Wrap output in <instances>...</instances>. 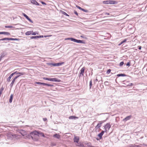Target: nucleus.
Instances as JSON below:
<instances>
[{"instance_id":"473e14b6","label":"nucleus","mask_w":147,"mask_h":147,"mask_svg":"<svg viewBox=\"0 0 147 147\" xmlns=\"http://www.w3.org/2000/svg\"><path fill=\"white\" fill-rule=\"evenodd\" d=\"M5 28H14L12 26H5Z\"/></svg>"},{"instance_id":"39448f33","label":"nucleus","mask_w":147,"mask_h":147,"mask_svg":"<svg viewBox=\"0 0 147 147\" xmlns=\"http://www.w3.org/2000/svg\"><path fill=\"white\" fill-rule=\"evenodd\" d=\"M105 120H104L102 121H100L99 122L97 125L95 127V129H98V128H99L101 126L102 124L105 122Z\"/></svg>"},{"instance_id":"79ce46f5","label":"nucleus","mask_w":147,"mask_h":147,"mask_svg":"<svg viewBox=\"0 0 147 147\" xmlns=\"http://www.w3.org/2000/svg\"><path fill=\"white\" fill-rule=\"evenodd\" d=\"M78 146L82 147H85V146H84L83 144H78Z\"/></svg>"},{"instance_id":"49530a36","label":"nucleus","mask_w":147,"mask_h":147,"mask_svg":"<svg viewBox=\"0 0 147 147\" xmlns=\"http://www.w3.org/2000/svg\"><path fill=\"white\" fill-rule=\"evenodd\" d=\"M133 85V84L132 83H130L129 84L127 85V86H130Z\"/></svg>"},{"instance_id":"f8f14e48","label":"nucleus","mask_w":147,"mask_h":147,"mask_svg":"<svg viewBox=\"0 0 147 147\" xmlns=\"http://www.w3.org/2000/svg\"><path fill=\"white\" fill-rule=\"evenodd\" d=\"M7 55V53L6 52H3L1 54L0 57V61L1 60L2 58L6 56Z\"/></svg>"},{"instance_id":"37998d69","label":"nucleus","mask_w":147,"mask_h":147,"mask_svg":"<svg viewBox=\"0 0 147 147\" xmlns=\"http://www.w3.org/2000/svg\"><path fill=\"white\" fill-rule=\"evenodd\" d=\"M42 82H35V84H37L39 85H42Z\"/></svg>"},{"instance_id":"aec40b11","label":"nucleus","mask_w":147,"mask_h":147,"mask_svg":"<svg viewBox=\"0 0 147 147\" xmlns=\"http://www.w3.org/2000/svg\"><path fill=\"white\" fill-rule=\"evenodd\" d=\"M117 77H121V76H123V77L126 76H127V75L124 74H117Z\"/></svg>"},{"instance_id":"e433bc0d","label":"nucleus","mask_w":147,"mask_h":147,"mask_svg":"<svg viewBox=\"0 0 147 147\" xmlns=\"http://www.w3.org/2000/svg\"><path fill=\"white\" fill-rule=\"evenodd\" d=\"M104 84L105 86H108L109 85V83L108 81H106L104 82Z\"/></svg>"},{"instance_id":"6ab92c4d","label":"nucleus","mask_w":147,"mask_h":147,"mask_svg":"<svg viewBox=\"0 0 147 147\" xmlns=\"http://www.w3.org/2000/svg\"><path fill=\"white\" fill-rule=\"evenodd\" d=\"M117 3L116 1L109 0V4H115Z\"/></svg>"},{"instance_id":"f257e3e1","label":"nucleus","mask_w":147,"mask_h":147,"mask_svg":"<svg viewBox=\"0 0 147 147\" xmlns=\"http://www.w3.org/2000/svg\"><path fill=\"white\" fill-rule=\"evenodd\" d=\"M30 135L32 138L34 137H35L36 136H42L43 137H45V136L43 133L39 131H31L30 133Z\"/></svg>"},{"instance_id":"ea45409f","label":"nucleus","mask_w":147,"mask_h":147,"mask_svg":"<svg viewBox=\"0 0 147 147\" xmlns=\"http://www.w3.org/2000/svg\"><path fill=\"white\" fill-rule=\"evenodd\" d=\"M11 76L10 75L8 77V78H7V81L8 82H9L10 80V79L11 78Z\"/></svg>"},{"instance_id":"bb28decb","label":"nucleus","mask_w":147,"mask_h":147,"mask_svg":"<svg viewBox=\"0 0 147 147\" xmlns=\"http://www.w3.org/2000/svg\"><path fill=\"white\" fill-rule=\"evenodd\" d=\"M30 39H36V38H38V36H32L30 37Z\"/></svg>"},{"instance_id":"2f4dec72","label":"nucleus","mask_w":147,"mask_h":147,"mask_svg":"<svg viewBox=\"0 0 147 147\" xmlns=\"http://www.w3.org/2000/svg\"><path fill=\"white\" fill-rule=\"evenodd\" d=\"M3 34H5L7 35H9L10 34L8 32H3Z\"/></svg>"},{"instance_id":"3c124183","label":"nucleus","mask_w":147,"mask_h":147,"mask_svg":"<svg viewBox=\"0 0 147 147\" xmlns=\"http://www.w3.org/2000/svg\"><path fill=\"white\" fill-rule=\"evenodd\" d=\"M44 37V36L43 35H39L38 36V38H43Z\"/></svg>"},{"instance_id":"ddd939ff","label":"nucleus","mask_w":147,"mask_h":147,"mask_svg":"<svg viewBox=\"0 0 147 147\" xmlns=\"http://www.w3.org/2000/svg\"><path fill=\"white\" fill-rule=\"evenodd\" d=\"M23 16L29 21H30L31 23H33V22L32 20L29 17L25 14L24 13H23L22 14Z\"/></svg>"},{"instance_id":"8fccbe9b","label":"nucleus","mask_w":147,"mask_h":147,"mask_svg":"<svg viewBox=\"0 0 147 147\" xmlns=\"http://www.w3.org/2000/svg\"><path fill=\"white\" fill-rule=\"evenodd\" d=\"M74 13L76 14L77 16H78V13L77 12L75 11V10H74Z\"/></svg>"},{"instance_id":"7c9ffc66","label":"nucleus","mask_w":147,"mask_h":147,"mask_svg":"<svg viewBox=\"0 0 147 147\" xmlns=\"http://www.w3.org/2000/svg\"><path fill=\"white\" fill-rule=\"evenodd\" d=\"M61 12H62V13L63 14L65 15L66 16H69L67 13L65 12L64 11H62Z\"/></svg>"},{"instance_id":"bf43d9fd","label":"nucleus","mask_w":147,"mask_h":147,"mask_svg":"<svg viewBox=\"0 0 147 147\" xmlns=\"http://www.w3.org/2000/svg\"><path fill=\"white\" fill-rule=\"evenodd\" d=\"M43 119L44 121H46L47 120V119L46 118H43Z\"/></svg>"},{"instance_id":"c9c22d12","label":"nucleus","mask_w":147,"mask_h":147,"mask_svg":"<svg viewBox=\"0 0 147 147\" xmlns=\"http://www.w3.org/2000/svg\"><path fill=\"white\" fill-rule=\"evenodd\" d=\"M36 1L35 0H31V3L35 4Z\"/></svg>"},{"instance_id":"7ed1b4c3","label":"nucleus","mask_w":147,"mask_h":147,"mask_svg":"<svg viewBox=\"0 0 147 147\" xmlns=\"http://www.w3.org/2000/svg\"><path fill=\"white\" fill-rule=\"evenodd\" d=\"M63 62H61L60 63H47V64L50 66L51 67H52V66H54V67H58L60 66H61L62 64H63L64 63Z\"/></svg>"},{"instance_id":"5701e85b","label":"nucleus","mask_w":147,"mask_h":147,"mask_svg":"<svg viewBox=\"0 0 147 147\" xmlns=\"http://www.w3.org/2000/svg\"><path fill=\"white\" fill-rule=\"evenodd\" d=\"M9 38H3L0 39V41L3 40H9Z\"/></svg>"},{"instance_id":"680f3d73","label":"nucleus","mask_w":147,"mask_h":147,"mask_svg":"<svg viewBox=\"0 0 147 147\" xmlns=\"http://www.w3.org/2000/svg\"><path fill=\"white\" fill-rule=\"evenodd\" d=\"M3 34V32H0V34Z\"/></svg>"},{"instance_id":"9b49d317","label":"nucleus","mask_w":147,"mask_h":147,"mask_svg":"<svg viewBox=\"0 0 147 147\" xmlns=\"http://www.w3.org/2000/svg\"><path fill=\"white\" fill-rule=\"evenodd\" d=\"M14 74H15L17 75H20V76H23L26 74V73L24 72H19L17 71H14Z\"/></svg>"},{"instance_id":"0eeeda50","label":"nucleus","mask_w":147,"mask_h":147,"mask_svg":"<svg viewBox=\"0 0 147 147\" xmlns=\"http://www.w3.org/2000/svg\"><path fill=\"white\" fill-rule=\"evenodd\" d=\"M105 132V131H104L103 130H102L100 133H99L98 135V136L99 137V138H96V139L97 140H100L102 139V137L104 134Z\"/></svg>"},{"instance_id":"864d4df0","label":"nucleus","mask_w":147,"mask_h":147,"mask_svg":"<svg viewBox=\"0 0 147 147\" xmlns=\"http://www.w3.org/2000/svg\"><path fill=\"white\" fill-rule=\"evenodd\" d=\"M35 5H37L38 6V5H39L40 4L39 3H38L37 1H36V2L35 4Z\"/></svg>"},{"instance_id":"58836bf2","label":"nucleus","mask_w":147,"mask_h":147,"mask_svg":"<svg viewBox=\"0 0 147 147\" xmlns=\"http://www.w3.org/2000/svg\"><path fill=\"white\" fill-rule=\"evenodd\" d=\"M4 88L2 86L1 87V89H0V93H2V92L3 91V90H4Z\"/></svg>"},{"instance_id":"a19ab883","label":"nucleus","mask_w":147,"mask_h":147,"mask_svg":"<svg viewBox=\"0 0 147 147\" xmlns=\"http://www.w3.org/2000/svg\"><path fill=\"white\" fill-rule=\"evenodd\" d=\"M81 10L83 11L84 12H86V13L88 11V10L85 9H83V8H82Z\"/></svg>"},{"instance_id":"4468645a","label":"nucleus","mask_w":147,"mask_h":147,"mask_svg":"<svg viewBox=\"0 0 147 147\" xmlns=\"http://www.w3.org/2000/svg\"><path fill=\"white\" fill-rule=\"evenodd\" d=\"M73 140L74 142L78 143L79 141V137L78 136H75Z\"/></svg>"},{"instance_id":"c756f323","label":"nucleus","mask_w":147,"mask_h":147,"mask_svg":"<svg viewBox=\"0 0 147 147\" xmlns=\"http://www.w3.org/2000/svg\"><path fill=\"white\" fill-rule=\"evenodd\" d=\"M109 1H103V3L105 4H109Z\"/></svg>"},{"instance_id":"a18cd8bd","label":"nucleus","mask_w":147,"mask_h":147,"mask_svg":"<svg viewBox=\"0 0 147 147\" xmlns=\"http://www.w3.org/2000/svg\"><path fill=\"white\" fill-rule=\"evenodd\" d=\"M126 65L127 66H130V62H127L126 64Z\"/></svg>"},{"instance_id":"dca6fc26","label":"nucleus","mask_w":147,"mask_h":147,"mask_svg":"<svg viewBox=\"0 0 147 147\" xmlns=\"http://www.w3.org/2000/svg\"><path fill=\"white\" fill-rule=\"evenodd\" d=\"M42 85L45 86H50V87H53L54 86L52 84H47L44 83H42Z\"/></svg>"},{"instance_id":"f03ea898","label":"nucleus","mask_w":147,"mask_h":147,"mask_svg":"<svg viewBox=\"0 0 147 147\" xmlns=\"http://www.w3.org/2000/svg\"><path fill=\"white\" fill-rule=\"evenodd\" d=\"M43 79L45 80H48L52 82H60L61 80L56 78H48L44 77Z\"/></svg>"},{"instance_id":"b1692460","label":"nucleus","mask_w":147,"mask_h":147,"mask_svg":"<svg viewBox=\"0 0 147 147\" xmlns=\"http://www.w3.org/2000/svg\"><path fill=\"white\" fill-rule=\"evenodd\" d=\"M126 40H127V39H124L123 40L121 41V42H120V43L118 45L119 46L121 45L122 44L126 42Z\"/></svg>"},{"instance_id":"a211bd4d","label":"nucleus","mask_w":147,"mask_h":147,"mask_svg":"<svg viewBox=\"0 0 147 147\" xmlns=\"http://www.w3.org/2000/svg\"><path fill=\"white\" fill-rule=\"evenodd\" d=\"M84 143L85 144L87 145V146L85 147H94L91 145V144L90 142L88 143L87 142H84Z\"/></svg>"},{"instance_id":"f3484780","label":"nucleus","mask_w":147,"mask_h":147,"mask_svg":"<svg viewBox=\"0 0 147 147\" xmlns=\"http://www.w3.org/2000/svg\"><path fill=\"white\" fill-rule=\"evenodd\" d=\"M131 115L127 116L124 119H123V120L124 121H127L128 120H129L131 118Z\"/></svg>"},{"instance_id":"338daca9","label":"nucleus","mask_w":147,"mask_h":147,"mask_svg":"<svg viewBox=\"0 0 147 147\" xmlns=\"http://www.w3.org/2000/svg\"><path fill=\"white\" fill-rule=\"evenodd\" d=\"M146 71H147V69H146Z\"/></svg>"},{"instance_id":"72a5a7b5","label":"nucleus","mask_w":147,"mask_h":147,"mask_svg":"<svg viewBox=\"0 0 147 147\" xmlns=\"http://www.w3.org/2000/svg\"><path fill=\"white\" fill-rule=\"evenodd\" d=\"M32 35H36V34H38V33H37V32H34L33 31V30H32Z\"/></svg>"},{"instance_id":"c85d7f7f","label":"nucleus","mask_w":147,"mask_h":147,"mask_svg":"<svg viewBox=\"0 0 147 147\" xmlns=\"http://www.w3.org/2000/svg\"><path fill=\"white\" fill-rule=\"evenodd\" d=\"M92 80H91L90 81V82H89V88L90 89H91V88L92 86Z\"/></svg>"},{"instance_id":"2eb2a0df","label":"nucleus","mask_w":147,"mask_h":147,"mask_svg":"<svg viewBox=\"0 0 147 147\" xmlns=\"http://www.w3.org/2000/svg\"><path fill=\"white\" fill-rule=\"evenodd\" d=\"M78 117L75 116H69V119H78Z\"/></svg>"},{"instance_id":"0e129e2a","label":"nucleus","mask_w":147,"mask_h":147,"mask_svg":"<svg viewBox=\"0 0 147 147\" xmlns=\"http://www.w3.org/2000/svg\"><path fill=\"white\" fill-rule=\"evenodd\" d=\"M123 84L125 85V83H123Z\"/></svg>"},{"instance_id":"9d476101","label":"nucleus","mask_w":147,"mask_h":147,"mask_svg":"<svg viewBox=\"0 0 147 147\" xmlns=\"http://www.w3.org/2000/svg\"><path fill=\"white\" fill-rule=\"evenodd\" d=\"M73 42L85 44V41L83 40H78L74 38Z\"/></svg>"},{"instance_id":"4d7b16f0","label":"nucleus","mask_w":147,"mask_h":147,"mask_svg":"<svg viewBox=\"0 0 147 147\" xmlns=\"http://www.w3.org/2000/svg\"><path fill=\"white\" fill-rule=\"evenodd\" d=\"M138 49L139 50H141L142 48V47L141 46H138Z\"/></svg>"},{"instance_id":"a878e982","label":"nucleus","mask_w":147,"mask_h":147,"mask_svg":"<svg viewBox=\"0 0 147 147\" xmlns=\"http://www.w3.org/2000/svg\"><path fill=\"white\" fill-rule=\"evenodd\" d=\"M53 136L56 138H57L58 139H59L60 137L59 135L57 134H55Z\"/></svg>"},{"instance_id":"f704fd0d","label":"nucleus","mask_w":147,"mask_h":147,"mask_svg":"<svg viewBox=\"0 0 147 147\" xmlns=\"http://www.w3.org/2000/svg\"><path fill=\"white\" fill-rule=\"evenodd\" d=\"M56 145V144L55 143L52 142L51 144V146H55Z\"/></svg>"},{"instance_id":"603ef678","label":"nucleus","mask_w":147,"mask_h":147,"mask_svg":"<svg viewBox=\"0 0 147 147\" xmlns=\"http://www.w3.org/2000/svg\"><path fill=\"white\" fill-rule=\"evenodd\" d=\"M52 36L51 35H45L44 37L45 38H46L47 37H50L51 36Z\"/></svg>"},{"instance_id":"de8ad7c7","label":"nucleus","mask_w":147,"mask_h":147,"mask_svg":"<svg viewBox=\"0 0 147 147\" xmlns=\"http://www.w3.org/2000/svg\"><path fill=\"white\" fill-rule=\"evenodd\" d=\"M76 7H77L78 9H79L81 10L82 8L80 7L78 5H76Z\"/></svg>"},{"instance_id":"09e8293b","label":"nucleus","mask_w":147,"mask_h":147,"mask_svg":"<svg viewBox=\"0 0 147 147\" xmlns=\"http://www.w3.org/2000/svg\"><path fill=\"white\" fill-rule=\"evenodd\" d=\"M111 70L110 69H108L107 71V74H109L111 72Z\"/></svg>"},{"instance_id":"4c0bfd02","label":"nucleus","mask_w":147,"mask_h":147,"mask_svg":"<svg viewBox=\"0 0 147 147\" xmlns=\"http://www.w3.org/2000/svg\"><path fill=\"white\" fill-rule=\"evenodd\" d=\"M74 39V38L71 37V38H67L66 39L68 40H70L71 41H73Z\"/></svg>"},{"instance_id":"5fc2aeb1","label":"nucleus","mask_w":147,"mask_h":147,"mask_svg":"<svg viewBox=\"0 0 147 147\" xmlns=\"http://www.w3.org/2000/svg\"><path fill=\"white\" fill-rule=\"evenodd\" d=\"M41 3L43 5H46V3L43 1H41Z\"/></svg>"},{"instance_id":"13d9d810","label":"nucleus","mask_w":147,"mask_h":147,"mask_svg":"<svg viewBox=\"0 0 147 147\" xmlns=\"http://www.w3.org/2000/svg\"><path fill=\"white\" fill-rule=\"evenodd\" d=\"M15 74H14V72H13V73H12L10 75V76H11V77H12L13 75H14Z\"/></svg>"},{"instance_id":"69168bd1","label":"nucleus","mask_w":147,"mask_h":147,"mask_svg":"<svg viewBox=\"0 0 147 147\" xmlns=\"http://www.w3.org/2000/svg\"><path fill=\"white\" fill-rule=\"evenodd\" d=\"M26 134V133H25V134H25V135Z\"/></svg>"},{"instance_id":"c03bdc74","label":"nucleus","mask_w":147,"mask_h":147,"mask_svg":"<svg viewBox=\"0 0 147 147\" xmlns=\"http://www.w3.org/2000/svg\"><path fill=\"white\" fill-rule=\"evenodd\" d=\"M124 64V62L123 61L121 62L119 64V66H122Z\"/></svg>"},{"instance_id":"cd10ccee","label":"nucleus","mask_w":147,"mask_h":147,"mask_svg":"<svg viewBox=\"0 0 147 147\" xmlns=\"http://www.w3.org/2000/svg\"><path fill=\"white\" fill-rule=\"evenodd\" d=\"M141 144H140V145H134L131 146V147H142L141 146Z\"/></svg>"},{"instance_id":"6e6552de","label":"nucleus","mask_w":147,"mask_h":147,"mask_svg":"<svg viewBox=\"0 0 147 147\" xmlns=\"http://www.w3.org/2000/svg\"><path fill=\"white\" fill-rule=\"evenodd\" d=\"M8 139L10 140H12L16 137V136L15 135L12 134H8L7 136Z\"/></svg>"},{"instance_id":"e2e57ef3","label":"nucleus","mask_w":147,"mask_h":147,"mask_svg":"<svg viewBox=\"0 0 147 147\" xmlns=\"http://www.w3.org/2000/svg\"><path fill=\"white\" fill-rule=\"evenodd\" d=\"M98 81V80L97 79H96L94 81V82H96L97 81Z\"/></svg>"},{"instance_id":"6e6d98bb","label":"nucleus","mask_w":147,"mask_h":147,"mask_svg":"<svg viewBox=\"0 0 147 147\" xmlns=\"http://www.w3.org/2000/svg\"><path fill=\"white\" fill-rule=\"evenodd\" d=\"M105 15H108L110 14V13H104Z\"/></svg>"},{"instance_id":"052dcab7","label":"nucleus","mask_w":147,"mask_h":147,"mask_svg":"<svg viewBox=\"0 0 147 147\" xmlns=\"http://www.w3.org/2000/svg\"><path fill=\"white\" fill-rule=\"evenodd\" d=\"M80 37H81V38H86L84 37L83 36H82V35H81L80 36Z\"/></svg>"},{"instance_id":"4be33fe9","label":"nucleus","mask_w":147,"mask_h":147,"mask_svg":"<svg viewBox=\"0 0 147 147\" xmlns=\"http://www.w3.org/2000/svg\"><path fill=\"white\" fill-rule=\"evenodd\" d=\"M13 94H11V96H10V97L9 98V102L10 103H11V102H12V100L13 98Z\"/></svg>"},{"instance_id":"393cba45","label":"nucleus","mask_w":147,"mask_h":147,"mask_svg":"<svg viewBox=\"0 0 147 147\" xmlns=\"http://www.w3.org/2000/svg\"><path fill=\"white\" fill-rule=\"evenodd\" d=\"M19 40L18 38H9V40Z\"/></svg>"},{"instance_id":"20e7f679","label":"nucleus","mask_w":147,"mask_h":147,"mask_svg":"<svg viewBox=\"0 0 147 147\" xmlns=\"http://www.w3.org/2000/svg\"><path fill=\"white\" fill-rule=\"evenodd\" d=\"M103 127L104 129H105L104 131H105V132H106L107 130H108L110 128L111 125H110V123H107L106 125H104Z\"/></svg>"},{"instance_id":"412c9836","label":"nucleus","mask_w":147,"mask_h":147,"mask_svg":"<svg viewBox=\"0 0 147 147\" xmlns=\"http://www.w3.org/2000/svg\"><path fill=\"white\" fill-rule=\"evenodd\" d=\"M32 30L27 31L25 33V34L27 36L31 34H32Z\"/></svg>"},{"instance_id":"423d86ee","label":"nucleus","mask_w":147,"mask_h":147,"mask_svg":"<svg viewBox=\"0 0 147 147\" xmlns=\"http://www.w3.org/2000/svg\"><path fill=\"white\" fill-rule=\"evenodd\" d=\"M20 76V75H17V76H15V77H14V78H13V79L12 80V81L10 85V87L11 88H12V87H13V85L14 84V83L15 81L16 80V79H17L18 78H19Z\"/></svg>"},{"instance_id":"1a4fd4ad","label":"nucleus","mask_w":147,"mask_h":147,"mask_svg":"<svg viewBox=\"0 0 147 147\" xmlns=\"http://www.w3.org/2000/svg\"><path fill=\"white\" fill-rule=\"evenodd\" d=\"M85 68L84 67H82L80 70V72L78 76L80 78L81 76H84V72Z\"/></svg>"}]
</instances>
